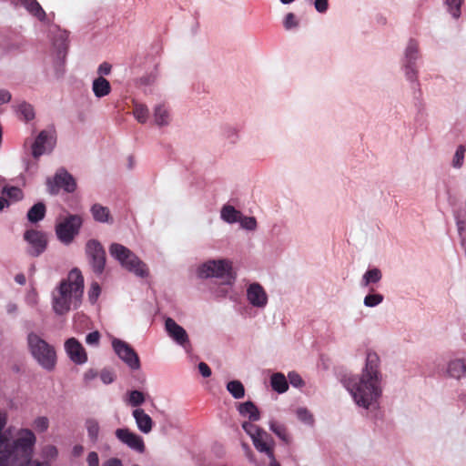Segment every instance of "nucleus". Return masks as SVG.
Segmentation results:
<instances>
[{"mask_svg":"<svg viewBox=\"0 0 466 466\" xmlns=\"http://www.w3.org/2000/svg\"><path fill=\"white\" fill-rule=\"evenodd\" d=\"M380 359L377 353L368 352L366 365L360 378L352 377L345 380L346 387L355 402L368 409L381 395V377L379 370Z\"/></svg>","mask_w":466,"mask_h":466,"instance_id":"1","label":"nucleus"},{"mask_svg":"<svg viewBox=\"0 0 466 466\" xmlns=\"http://www.w3.org/2000/svg\"><path fill=\"white\" fill-rule=\"evenodd\" d=\"M84 292V278L78 268L72 269L66 279L61 281L53 295V309L56 313L63 315L69 311L71 306L77 307Z\"/></svg>","mask_w":466,"mask_h":466,"instance_id":"2","label":"nucleus"},{"mask_svg":"<svg viewBox=\"0 0 466 466\" xmlns=\"http://www.w3.org/2000/svg\"><path fill=\"white\" fill-rule=\"evenodd\" d=\"M6 423L5 414L0 412V431ZM35 443V436L31 430L22 429L18 431V436L14 441L3 433H0V456L8 462V460L15 455L16 451H21L25 457H30Z\"/></svg>","mask_w":466,"mask_h":466,"instance_id":"3","label":"nucleus"},{"mask_svg":"<svg viewBox=\"0 0 466 466\" xmlns=\"http://www.w3.org/2000/svg\"><path fill=\"white\" fill-rule=\"evenodd\" d=\"M27 346L34 360L45 370L51 371L56 365L55 347L35 332L27 335Z\"/></svg>","mask_w":466,"mask_h":466,"instance_id":"4","label":"nucleus"},{"mask_svg":"<svg viewBox=\"0 0 466 466\" xmlns=\"http://www.w3.org/2000/svg\"><path fill=\"white\" fill-rule=\"evenodd\" d=\"M109 252L124 268L134 273L136 276L146 278L149 275L147 264L127 247L118 243H113L109 247Z\"/></svg>","mask_w":466,"mask_h":466,"instance_id":"5","label":"nucleus"},{"mask_svg":"<svg viewBox=\"0 0 466 466\" xmlns=\"http://www.w3.org/2000/svg\"><path fill=\"white\" fill-rule=\"evenodd\" d=\"M198 274L202 279H220L224 285H232L236 279L232 264L228 259L208 260L198 268Z\"/></svg>","mask_w":466,"mask_h":466,"instance_id":"6","label":"nucleus"},{"mask_svg":"<svg viewBox=\"0 0 466 466\" xmlns=\"http://www.w3.org/2000/svg\"><path fill=\"white\" fill-rule=\"evenodd\" d=\"M83 224L79 215H68L56 225L57 238L65 245L70 244L75 237L78 235Z\"/></svg>","mask_w":466,"mask_h":466,"instance_id":"7","label":"nucleus"},{"mask_svg":"<svg viewBox=\"0 0 466 466\" xmlns=\"http://www.w3.org/2000/svg\"><path fill=\"white\" fill-rule=\"evenodd\" d=\"M86 255L92 271L96 276H101L106 262V251L102 244L96 239L88 240L86 244Z\"/></svg>","mask_w":466,"mask_h":466,"instance_id":"8","label":"nucleus"},{"mask_svg":"<svg viewBox=\"0 0 466 466\" xmlns=\"http://www.w3.org/2000/svg\"><path fill=\"white\" fill-rule=\"evenodd\" d=\"M46 183L51 194H56L60 188L68 193H72L76 188L75 178L63 168L59 169L56 173L53 181L51 179H47Z\"/></svg>","mask_w":466,"mask_h":466,"instance_id":"9","label":"nucleus"},{"mask_svg":"<svg viewBox=\"0 0 466 466\" xmlns=\"http://www.w3.org/2000/svg\"><path fill=\"white\" fill-rule=\"evenodd\" d=\"M112 346L117 356L132 370L140 368V360L136 351L125 341L114 339Z\"/></svg>","mask_w":466,"mask_h":466,"instance_id":"10","label":"nucleus"},{"mask_svg":"<svg viewBox=\"0 0 466 466\" xmlns=\"http://www.w3.org/2000/svg\"><path fill=\"white\" fill-rule=\"evenodd\" d=\"M24 238L31 246L29 253L32 256L37 257L46 250L47 238L44 232L29 229L25 232Z\"/></svg>","mask_w":466,"mask_h":466,"instance_id":"11","label":"nucleus"},{"mask_svg":"<svg viewBox=\"0 0 466 466\" xmlns=\"http://www.w3.org/2000/svg\"><path fill=\"white\" fill-rule=\"evenodd\" d=\"M116 436L119 441L127 444L131 449L139 452L144 451L145 443L143 439L139 435L130 431L128 429H117L116 431Z\"/></svg>","mask_w":466,"mask_h":466,"instance_id":"12","label":"nucleus"},{"mask_svg":"<svg viewBox=\"0 0 466 466\" xmlns=\"http://www.w3.org/2000/svg\"><path fill=\"white\" fill-rule=\"evenodd\" d=\"M65 349L73 362L83 364L87 360L86 350L76 339H68L65 343Z\"/></svg>","mask_w":466,"mask_h":466,"instance_id":"13","label":"nucleus"},{"mask_svg":"<svg viewBox=\"0 0 466 466\" xmlns=\"http://www.w3.org/2000/svg\"><path fill=\"white\" fill-rule=\"evenodd\" d=\"M247 298L249 303L257 308H264L268 303V295L258 283L249 285L247 290Z\"/></svg>","mask_w":466,"mask_h":466,"instance_id":"14","label":"nucleus"},{"mask_svg":"<svg viewBox=\"0 0 466 466\" xmlns=\"http://www.w3.org/2000/svg\"><path fill=\"white\" fill-rule=\"evenodd\" d=\"M405 57L406 76L409 80L413 81L416 78V71L413 66L418 57V43L414 39L410 40L406 48Z\"/></svg>","mask_w":466,"mask_h":466,"instance_id":"15","label":"nucleus"},{"mask_svg":"<svg viewBox=\"0 0 466 466\" xmlns=\"http://www.w3.org/2000/svg\"><path fill=\"white\" fill-rule=\"evenodd\" d=\"M255 448L260 451L266 453L270 459L274 457L273 451V439L264 430H261L258 435L252 439Z\"/></svg>","mask_w":466,"mask_h":466,"instance_id":"16","label":"nucleus"},{"mask_svg":"<svg viewBox=\"0 0 466 466\" xmlns=\"http://www.w3.org/2000/svg\"><path fill=\"white\" fill-rule=\"evenodd\" d=\"M165 326L168 335L178 344L184 345L188 341V336L184 328L179 326L173 319L167 318Z\"/></svg>","mask_w":466,"mask_h":466,"instance_id":"17","label":"nucleus"},{"mask_svg":"<svg viewBox=\"0 0 466 466\" xmlns=\"http://www.w3.org/2000/svg\"><path fill=\"white\" fill-rule=\"evenodd\" d=\"M133 417L136 420L137 428L143 433H149L153 427V420L151 417L145 412L142 409H136L133 410Z\"/></svg>","mask_w":466,"mask_h":466,"instance_id":"18","label":"nucleus"},{"mask_svg":"<svg viewBox=\"0 0 466 466\" xmlns=\"http://www.w3.org/2000/svg\"><path fill=\"white\" fill-rule=\"evenodd\" d=\"M51 138V133L47 130H43L39 133L32 145V155L35 158L39 157L46 152L45 145L48 143Z\"/></svg>","mask_w":466,"mask_h":466,"instance_id":"19","label":"nucleus"},{"mask_svg":"<svg viewBox=\"0 0 466 466\" xmlns=\"http://www.w3.org/2000/svg\"><path fill=\"white\" fill-rule=\"evenodd\" d=\"M18 2L34 16L44 21L46 14L36 0H18Z\"/></svg>","mask_w":466,"mask_h":466,"instance_id":"20","label":"nucleus"},{"mask_svg":"<svg viewBox=\"0 0 466 466\" xmlns=\"http://www.w3.org/2000/svg\"><path fill=\"white\" fill-rule=\"evenodd\" d=\"M238 410L240 415L248 417L250 421H257L260 419L259 410L252 401L240 403Z\"/></svg>","mask_w":466,"mask_h":466,"instance_id":"21","label":"nucleus"},{"mask_svg":"<svg viewBox=\"0 0 466 466\" xmlns=\"http://www.w3.org/2000/svg\"><path fill=\"white\" fill-rule=\"evenodd\" d=\"M92 90L96 97H103L111 92L110 83L103 76L96 77L92 84Z\"/></svg>","mask_w":466,"mask_h":466,"instance_id":"22","label":"nucleus"},{"mask_svg":"<svg viewBox=\"0 0 466 466\" xmlns=\"http://www.w3.org/2000/svg\"><path fill=\"white\" fill-rule=\"evenodd\" d=\"M91 213L96 221L101 223L113 222L109 209L106 207H104L100 204H94L91 208Z\"/></svg>","mask_w":466,"mask_h":466,"instance_id":"23","label":"nucleus"},{"mask_svg":"<svg viewBox=\"0 0 466 466\" xmlns=\"http://www.w3.org/2000/svg\"><path fill=\"white\" fill-rule=\"evenodd\" d=\"M448 374L454 379H461L466 374V364L463 360H454L448 364Z\"/></svg>","mask_w":466,"mask_h":466,"instance_id":"24","label":"nucleus"},{"mask_svg":"<svg viewBox=\"0 0 466 466\" xmlns=\"http://www.w3.org/2000/svg\"><path fill=\"white\" fill-rule=\"evenodd\" d=\"M272 389L278 393H284L289 389L288 380L284 374L280 372L274 373L270 378Z\"/></svg>","mask_w":466,"mask_h":466,"instance_id":"25","label":"nucleus"},{"mask_svg":"<svg viewBox=\"0 0 466 466\" xmlns=\"http://www.w3.org/2000/svg\"><path fill=\"white\" fill-rule=\"evenodd\" d=\"M46 215V206L42 202L35 204L27 212V218L32 223L42 220Z\"/></svg>","mask_w":466,"mask_h":466,"instance_id":"26","label":"nucleus"},{"mask_svg":"<svg viewBox=\"0 0 466 466\" xmlns=\"http://www.w3.org/2000/svg\"><path fill=\"white\" fill-rule=\"evenodd\" d=\"M269 429L284 442L289 443L290 436L288 433V430L284 424L271 420L269 422Z\"/></svg>","mask_w":466,"mask_h":466,"instance_id":"27","label":"nucleus"},{"mask_svg":"<svg viewBox=\"0 0 466 466\" xmlns=\"http://www.w3.org/2000/svg\"><path fill=\"white\" fill-rule=\"evenodd\" d=\"M381 271L377 268H371L365 272L362 278V286L368 287L370 283H378L381 279Z\"/></svg>","mask_w":466,"mask_h":466,"instance_id":"28","label":"nucleus"},{"mask_svg":"<svg viewBox=\"0 0 466 466\" xmlns=\"http://www.w3.org/2000/svg\"><path fill=\"white\" fill-rule=\"evenodd\" d=\"M227 390L235 399H241L245 396V389L239 380H231L227 385Z\"/></svg>","mask_w":466,"mask_h":466,"instance_id":"29","label":"nucleus"},{"mask_svg":"<svg viewBox=\"0 0 466 466\" xmlns=\"http://www.w3.org/2000/svg\"><path fill=\"white\" fill-rule=\"evenodd\" d=\"M133 115L139 123H146L148 118V109L143 104L136 103L133 108Z\"/></svg>","mask_w":466,"mask_h":466,"instance_id":"30","label":"nucleus"},{"mask_svg":"<svg viewBox=\"0 0 466 466\" xmlns=\"http://www.w3.org/2000/svg\"><path fill=\"white\" fill-rule=\"evenodd\" d=\"M239 215L240 213L232 206H224L221 210V218L228 223L236 222Z\"/></svg>","mask_w":466,"mask_h":466,"instance_id":"31","label":"nucleus"},{"mask_svg":"<svg viewBox=\"0 0 466 466\" xmlns=\"http://www.w3.org/2000/svg\"><path fill=\"white\" fill-rule=\"evenodd\" d=\"M155 122L158 126H164L168 124V112L163 106H157L155 108Z\"/></svg>","mask_w":466,"mask_h":466,"instance_id":"32","label":"nucleus"},{"mask_svg":"<svg viewBox=\"0 0 466 466\" xmlns=\"http://www.w3.org/2000/svg\"><path fill=\"white\" fill-rule=\"evenodd\" d=\"M17 112L20 113L21 116H23L25 121H29L35 117L33 106L30 104H27L26 102H22L18 106Z\"/></svg>","mask_w":466,"mask_h":466,"instance_id":"33","label":"nucleus"},{"mask_svg":"<svg viewBox=\"0 0 466 466\" xmlns=\"http://www.w3.org/2000/svg\"><path fill=\"white\" fill-rule=\"evenodd\" d=\"M86 425L87 433H88V436L90 437V439L94 441H96L97 437H98V432H99V425H98L97 421L90 419V420H86Z\"/></svg>","mask_w":466,"mask_h":466,"instance_id":"34","label":"nucleus"},{"mask_svg":"<svg viewBox=\"0 0 466 466\" xmlns=\"http://www.w3.org/2000/svg\"><path fill=\"white\" fill-rule=\"evenodd\" d=\"M463 0H445L449 11L454 18H459L461 15V5Z\"/></svg>","mask_w":466,"mask_h":466,"instance_id":"35","label":"nucleus"},{"mask_svg":"<svg viewBox=\"0 0 466 466\" xmlns=\"http://www.w3.org/2000/svg\"><path fill=\"white\" fill-rule=\"evenodd\" d=\"M465 151L466 147L464 146L461 145L458 147L452 160V166L454 167L459 168L462 166Z\"/></svg>","mask_w":466,"mask_h":466,"instance_id":"36","label":"nucleus"},{"mask_svg":"<svg viewBox=\"0 0 466 466\" xmlns=\"http://www.w3.org/2000/svg\"><path fill=\"white\" fill-rule=\"evenodd\" d=\"M3 194L15 200L21 199L23 197L22 190L16 187H5L3 188Z\"/></svg>","mask_w":466,"mask_h":466,"instance_id":"37","label":"nucleus"},{"mask_svg":"<svg viewBox=\"0 0 466 466\" xmlns=\"http://www.w3.org/2000/svg\"><path fill=\"white\" fill-rule=\"evenodd\" d=\"M383 301L381 294H369L364 299V304L367 307H375Z\"/></svg>","mask_w":466,"mask_h":466,"instance_id":"38","label":"nucleus"},{"mask_svg":"<svg viewBox=\"0 0 466 466\" xmlns=\"http://www.w3.org/2000/svg\"><path fill=\"white\" fill-rule=\"evenodd\" d=\"M297 417L299 420L307 424H312L314 421L312 414L305 408L297 410Z\"/></svg>","mask_w":466,"mask_h":466,"instance_id":"39","label":"nucleus"},{"mask_svg":"<svg viewBox=\"0 0 466 466\" xmlns=\"http://www.w3.org/2000/svg\"><path fill=\"white\" fill-rule=\"evenodd\" d=\"M145 401L144 394L139 390H132L129 394V403L137 407Z\"/></svg>","mask_w":466,"mask_h":466,"instance_id":"40","label":"nucleus"},{"mask_svg":"<svg viewBox=\"0 0 466 466\" xmlns=\"http://www.w3.org/2000/svg\"><path fill=\"white\" fill-rule=\"evenodd\" d=\"M242 428L250 436L251 439L258 435V433L262 430L258 426L253 424L251 421L243 422Z\"/></svg>","mask_w":466,"mask_h":466,"instance_id":"41","label":"nucleus"},{"mask_svg":"<svg viewBox=\"0 0 466 466\" xmlns=\"http://www.w3.org/2000/svg\"><path fill=\"white\" fill-rule=\"evenodd\" d=\"M283 25L286 30H290L299 25V21L293 13H288L285 16Z\"/></svg>","mask_w":466,"mask_h":466,"instance_id":"42","label":"nucleus"},{"mask_svg":"<svg viewBox=\"0 0 466 466\" xmlns=\"http://www.w3.org/2000/svg\"><path fill=\"white\" fill-rule=\"evenodd\" d=\"M101 292L100 286L97 282H94L91 285L90 290L88 292L89 300L92 303H95L96 299H98Z\"/></svg>","mask_w":466,"mask_h":466,"instance_id":"43","label":"nucleus"},{"mask_svg":"<svg viewBox=\"0 0 466 466\" xmlns=\"http://www.w3.org/2000/svg\"><path fill=\"white\" fill-rule=\"evenodd\" d=\"M48 425L49 421L46 417H38L34 421V427L41 432L46 431L48 428Z\"/></svg>","mask_w":466,"mask_h":466,"instance_id":"44","label":"nucleus"},{"mask_svg":"<svg viewBox=\"0 0 466 466\" xmlns=\"http://www.w3.org/2000/svg\"><path fill=\"white\" fill-rule=\"evenodd\" d=\"M100 379L105 384H109L114 381L115 375L110 370L104 369L100 372Z\"/></svg>","mask_w":466,"mask_h":466,"instance_id":"45","label":"nucleus"},{"mask_svg":"<svg viewBox=\"0 0 466 466\" xmlns=\"http://www.w3.org/2000/svg\"><path fill=\"white\" fill-rule=\"evenodd\" d=\"M288 377H289V380L290 384L294 387H301L304 384L303 380L301 379L300 375L294 371L289 372Z\"/></svg>","mask_w":466,"mask_h":466,"instance_id":"46","label":"nucleus"},{"mask_svg":"<svg viewBox=\"0 0 466 466\" xmlns=\"http://www.w3.org/2000/svg\"><path fill=\"white\" fill-rule=\"evenodd\" d=\"M241 226L246 228V229H249V230H253L256 228L257 227V221L255 219V218L253 217H247V218H244L241 221Z\"/></svg>","mask_w":466,"mask_h":466,"instance_id":"47","label":"nucleus"},{"mask_svg":"<svg viewBox=\"0 0 466 466\" xmlns=\"http://www.w3.org/2000/svg\"><path fill=\"white\" fill-rule=\"evenodd\" d=\"M100 339V333L93 331L86 335V341L89 345H97Z\"/></svg>","mask_w":466,"mask_h":466,"instance_id":"48","label":"nucleus"},{"mask_svg":"<svg viewBox=\"0 0 466 466\" xmlns=\"http://www.w3.org/2000/svg\"><path fill=\"white\" fill-rule=\"evenodd\" d=\"M86 461L88 466H99L98 454L96 451L89 452L86 458Z\"/></svg>","mask_w":466,"mask_h":466,"instance_id":"49","label":"nucleus"},{"mask_svg":"<svg viewBox=\"0 0 466 466\" xmlns=\"http://www.w3.org/2000/svg\"><path fill=\"white\" fill-rule=\"evenodd\" d=\"M111 68L112 66L109 63L104 62L98 66L97 73L99 76H106L110 74Z\"/></svg>","mask_w":466,"mask_h":466,"instance_id":"50","label":"nucleus"},{"mask_svg":"<svg viewBox=\"0 0 466 466\" xmlns=\"http://www.w3.org/2000/svg\"><path fill=\"white\" fill-rule=\"evenodd\" d=\"M315 8L319 13H324L328 9V0H315Z\"/></svg>","mask_w":466,"mask_h":466,"instance_id":"51","label":"nucleus"},{"mask_svg":"<svg viewBox=\"0 0 466 466\" xmlns=\"http://www.w3.org/2000/svg\"><path fill=\"white\" fill-rule=\"evenodd\" d=\"M198 370L201 373V375L205 378H208L211 376V369L205 362H200L198 364Z\"/></svg>","mask_w":466,"mask_h":466,"instance_id":"52","label":"nucleus"},{"mask_svg":"<svg viewBox=\"0 0 466 466\" xmlns=\"http://www.w3.org/2000/svg\"><path fill=\"white\" fill-rule=\"evenodd\" d=\"M11 99V94L5 89L0 90V105L9 102Z\"/></svg>","mask_w":466,"mask_h":466,"instance_id":"53","label":"nucleus"},{"mask_svg":"<svg viewBox=\"0 0 466 466\" xmlns=\"http://www.w3.org/2000/svg\"><path fill=\"white\" fill-rule=\"evenodd\" d=\"M103 466H122L121 461L116 458L107 460Z\"/></svg>","mask_w":466,"mask_h":466,"instance_id":"54","label":"nucleus"},{"mask_svg":"<svg viewBox=\"0 0 466 466\" xmlns=\"http://www.w3.org/2000/svg\"><path fill=\"white\" fill-rule=\"evenodd\" d=\"M15 281L20 284V285H25V277L24 274H17L15 278Z\"/></svg>","mask_w":466,"mask_h":466,"instance_id":"55","label":"nucleus"},{"mask_svg":"<svg viewBox=\"0 0 466 466\" xmlns=\"http://www.w3.org/2000/svg\"><path fill=\"white\" fill-rule=\"evenodd\" d=\"M7 205H8V201L5 198L0 197V210H3L4 208Z\"/></svg>","mask_w":466,"mask_h":466,"instance_id":"56","label":"nucleus"},{"mask_svg":"<svg viewBox=\"0 0 466 466\" xmlns=\"http://www.w3.org/2000/svg\"><path fill=\"white\" fill-rule=\"evenodd\" d=\"M0 466H9L8 462H6L4 458L0 456Z\"/></svg>","mask_w":466,"mask_h":466,"instance_id":"57","label":"nucleus"},{"mask_svg":"<svg viewBox=\"0 0 466 466\" xmlns=\"http://www.w3.org/2000/svg\"><path fill=\"white\" fill-rule=\"evenodd\" d=\"M26 466H43L42 463L38 461L29 462Z\"/></svg>","mask_w":466,"mask_h":466,"instance_id":"58","label":"nucleus"},{"mask_svg":"<svg viewBox=\"0 0 466 466\" xmlns=\"http://www.w3.org/2000/svg\"><path fill=\"white\" fill-rule=\"evenodd\" d=\"M269 466H280L275 460V458L273 457V459H271V462L269 464Z\"/></svg>","mask_w":466,"mask_h":466,"instance_id":"59","label":"nucleus"},{"mask_svg":"<svg viewBox=\"0 0 466 466\" xmlns=\"http://www.w3.org/2000/svg\"><path fill=\"white\" fill-rule=\"evenodd\" d=\"M83 448L81 446H76L75 447V452L76 453H79L80 451H82Z\"/></svg>","mask_w":466,"mask_h":466,"instance_id":"60","label":"nucleus"},{"mask_svg":"<svg viewBox=\"0 0 466 466\" xmlns=\"http://www.w3.org/2000/svg\"><path fill=\"white\" fill-rule=\"evenodd\" d=\"M295 0H280V2L284 5H288V4H290L292 2H294Z\"/></svg>","mask_w":466,"mask_h":466,"instance_id":"61","label":"nucleus"},{"mask_svg":"<svg viewBox=\"0 0 466 466\" xmlns=\"http://www.w3.org/2000/svg\"><path fill=\"white\" fill-rule=\"evenodd\" d=\"M133 167V157H129V167Z\"/></svg>","mask_w":466,"mask_h":466,"instance_id":"62","label":"nucleus"},{"mask_svg":"<svg viewBox=\"0 0 466 466\" xmlns=\"http://www.w3.org/2000/svg\"><path fill=\"white\" fill-rule=\"evenodd\" d=\"M15 306H12V308L10 307V309L8 310L12 311V310H15Z\"/></svg>","mask_w":466,"mask_h":466,"instance_id":"63","label":"nucleus"}]
</instances>
